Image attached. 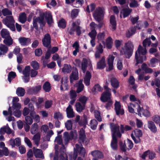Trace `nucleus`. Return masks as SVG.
<instances>
[{"instance_id":"nucleus-21","label":"nucleus","mask_w":160,"mask_h":160,"mask_svg":"<svg viewBox=\"0 0 160 160\" xmlns=\"http://www.w3.org/2000/svg\"><path fill=\"white\" fill-rule=\"evenodd\" d=\"M115 57L112 55H110L107 58V62L109 67V70H111L113 68V61Z\"/></svg>"},{"instance_id":"nucleus-15","label":"nucleus","mask_w":160,"mask_h":160,"mask_svg":"<svg viewBox=\"0 0 160 160\" xmlns=\"http://www.w3.org/2000/svg\"><path fill=\"white\" fill-rule=\"evenodd\" d=\"M42 42L44 46L49 48L50 46L51 37L49 34L47 33L45 35L42 39Z\"/></svg>"},{"instance_id":"nucleus-46","label":"nucleus","mask_w":160,"mask_h":160,"mask_svg":"<svg viewBox=\"0 0 160 160\" xmlns=\"http://www.w3.org/2000/svg\"><path fill=\"white\" fill-rule=\"evenodd\" d=\"M71 67L70 65L65 64L62 69V71L63 72L69 73L71 72Z\"/></svg>"},{"instance_id":"nucleus-59","label":"nucleus","mask_w":160,"mask_h":160,"mask_svg":"<svg viewBox=\"0 0 160 160\" xmlns=\"http://www.w3.org/2000/svg\"><path fill=\"white\" fill-rule=\"evenodd\" d=\"M12 114L15 117L17 118H19L21 117V112L19 109H16L13 110Z\"/></svg>"},{"instance_id":"nucleus-36","label":"nucleus","mask_w":160,"mask_h":160,"mask_svg":"<svg viewBox=\"0 0 160 160\" xmlns=\"http://www.w3.org/2000/svg\"><path fill=\"white\" fill-rule=\"evenodd\" d=\"M76 110L78 112H81L85 108V105L80 102H76L75 105Z\"/></svg>"},{"instance_id":"nucleus-14","label":"nucleus","mask_w":160,"mask_h":160,"mask_svg":"<svg viewBox=\"0 0 160 160\" xmlns=\"http://www.w3.org/2000/svg\"><path fill=\"white\" fill-rule=\"evenodd\" d=\"M115 109L118 115H122L124 113L123 108L122 107L119 102L116 101L115 104Z\"/></svg>"},{"instance_id":"nucleus-30","label":"nucleus","mask_w":160,"mask_h":160,"mask_svg":"<svg viewBox=\"0 0 160 160\" xmlns=\"http://www.w3.org/2000/svg\"><path fill=\"white\" fill-rule=\"evenodd\" d=\"M91 154L93 157L98 158H102L103 157L102 153L98 150L92 151L91 152Z\"/></svg>"},{"instance_id":"nucleus-41","label":"nucleus","mask_w":160,"mask_h":160,"mask_svg":"<svg viewBox=\"0 0 160 160\" xmlns=\"http://www.w3.org/2000/svg\"><path fill=\"white\" fill-rule=\"evenodd\" d=\"M79 139L82 142H84L86 138L85 131L83 128H81L79 131Z\"/></svg>"},{"instance_id":"nucleus-22","label":"nucleus","mask_w":160,"mask_h":160,"mask_svg":"<svg viewBox=\"0 0 160 160\" xmlns=\"http://www.w3.org/2000/svg\"><path fill=\"white\" fill-rule=\"evenodd\" d=\"M68 79L66 77L62 78L61 80L62 85L60 87L61 90H67L68 89L67 82Z\"/></svg>"},{"instance_id":"nucleus-18","label":"nucleus","mask_w":160,"mask_h":160,"mask_svg":"<svg viewBox=\"0 0 160 160\" xmlns=\"http://www.w3.org/2000/svg\"><path fill=\"white\" fill-rule=\"evenodd\" d=\"M9 142L12 148L15 147V146H19L21 143L20 139L19 138H16L14 140L11 139Z\"/></svg>"},{"instance_id":"nucleus-31","label":"nucleus","mask_w":160,"mask_h":160,"mask_svg":"<svg viewBox=\"0 0 160 160\" xmlns=\"http://www.w3.org/2000/svg\"><path fill=\"white\" fill-rule=\"evenodd\" d=\"M8 51V48L5 45L1 44L0 45V56L6 53Z\"/></svg>"},{"instance_id":"nucleus-40","label":"nucleus","mask_w":160,"mask_h":160,"mask_svg":"<svg viewBox=\"0 0 160 160\" xmlns=\"http://www.w3.org/2000/svg\"><path fill=\"white\" fill-rule=\"evenodd\" d=\"M30 115L36 122H38L40 121V118L39 115L36 114L34 111H31Z\"/></svg>"},{"instance_id":"nucleus-63","label":"nucleus","mask_w":160,"mask_h":160,"mask_svg":"<svg viewBox=\"0 0 160 160\" xmlns=\"http://www.w3.org/2000/svg\"><path fill=\"white\" fill-rule=\"evenodd\" d=\"M95 5L94 4H92L89 6H87L86 11L88 12L93 11L95 8Z\"/></svg>"},{"instance_id":"nucleus-37","label":"nucleus","mask_w":160,"mask_h":160,"mask_svg":"<svg viewBox=\"0 0 160 160\" xmlns=\"http://www.w3.org/2000/svg\"><path fill=\"white\" fill-rule=\"evenodd\" d=\"M25 90L22 87L18 88L16 91V93L19 97L23 96L25 93Z\"/></svg>"},{"instance_id":"nucleus-7","label":"nucleus","mask_w":160,"mask_h":160,"mask_svg":"<svg viewBox=\"0 0 160 160\" xmlns=\"http://www.w3.org/2000/svg\"><path fill=\"white\" fill-rule=\"evenodd\" d=\"M104 88L105 91L102 94L100 99L102 102H105L109 100H111V94L110 89L109 88L106 86H105Z\"/></svg>"},{"instance_id":"nucleus-3","label":"nucleus","mask_w":160,"mask_h":160,"mask_svg":"<svg viewBox=\"0 0 160 160\" xmlns=\"http://www.w3.org/2000/svg\"><path fill=\"white\" fill-rule=\"evenodd\" d=\"M133 48L132 43L130 41H128L125 44L124 47L121 50V54H124L126 58H129L132 54Z\"/></svg>"},{"instance_id":"nucleus-32","label":"nucleus","mask_w":160,"mask_h":160,"mask_svg":"<svg viewBox=\"0 0 160 160\" xmlns=\"http://www.w3.org/2000/svg\"><path fill=\"white\" fill-rule=\"evenodd\" d=\"M3 42L7 46H10L13 43V40L11 37H9L4 38Z\"/></svg>"},{"instance_id":"nucleus-35","label":"nucleus","mask_w":160,"mask_h":160,"mask_svg":"<svg viewBox=\"0 0 160 160\" xmlns=\"http://www.w3.org/2000/svg\"><path fill=\"white\" fill-rule=\"evenodd\" d=\"M40 139V134L39 133H37L35 134L33 137L32 140H33V142L37 145V146H38Z\"/></svg>"},{"instance_id":"nucleus-1","label":"nucleus","mask_w":160,"mask_h":160,"mask_svg":"<svg viewBox=\"0 0 160 160\" xmlns=\"http://www.w3.org/2000/svg\"><path fill=\"white\" fill-rule=\"evenodd\" d=\"M110 128L112 136V141L111 143V146L113 149L116 150L117 147V140L116 137L120 138L121 134L119 132V126L118 125L111 123Z\"/></svg>"},{"instance_id":"nucleus-27","label":"nucleus","mask_w":160,"mask_h":160,"mask_svg":"<svg viewBox=\"0 0 160 160\" xmlns=\"http://www.w3.org/2000/svg\"><path fill=\"white\" fill-rule=\"evenodd\" d=\"M110 26L112 28V31H114L116 29V22L115 18L113 15L111 16L110 18Z\"/></svg>"},{"instance_id":"nucleus-50","label":"nucleus","mask_w":160,"mask_h":160,"mask_svg":"<svg viewBox=\"0 0 160 160\" xmlns=\"http://www.w3.org/2000/svg\"><path fill=\"white\" fill-rule=\"evenodd\" d=\"M137 103H136L135 105L132 103H130L129 105L128 106V109L129 111L131 113H133L134 112V108H136L137 110L138 107L137 105Z\"/></svg>"},{"instance_id":"nucleus-62","label":"nucleus","mask_w":160,"mask_h":160,"mask_svg":"<svg viewBox=\"0 0 160 160\" xmlns=\"http://www.w3.org/2000/svg\"><path fill=\"white\" fill-rule=\"evenodd\" d=\"M12 110L16 109L19 110L21 108V105L18 102L13 103L12 104Z\"/></svg>"},{"instance_id":"nucleus-64","label":"nucleus","mask_w":160,"mask_h":160,"mask_svg":"<svg viewBox=\"0 0 160 160\" xmlns=\"http://www.w3.org/2000/svg\"><path fill=\"white\" fill-rule=\"evenodd\" d=\"M65 126L68 130L71 129L72 127V124L71 120H68L65 123Z\"/></svg>"},{"instance_id":"nucleus-43","label":"nucleus","mask_w":160,"mask_h":160,"mask_svg":"<svg viewBox=\"0 0 160 160\" xmlns=\"http://www.w3.org/2000/svg\"><path fill=\"white\" fill-rule=\"evenodd\" d=\"M98 124V122L95 119L92 120L89 124L90 128L93 130H95L96 129Z\"/></svg>"},{"instance_id":"nucleus-2","label":"nucleus","mask_w":160,"mask_h":160,"mask_svg":"<svg viewBox=\"0 0 160 160\" xmlns=\"http://www.w3.org/2000/svg\"><path fill=\"white\" fill-rule=\"evenodd\" d=\"M147 51L145 47L143 48L140 45L137 50L136 52L135 58L136 60V66L139 63H141L146 59L145 55L147 53Z\"/></svg>"},{"instance_id":"nucleus-61","label":"nucleus","mask_w":160,"mask_h":160,"mask_svg":"<svg viewBox=\"0 0 160 160\" xmlns=\"http://www.w3.org/2000/svg\"><path fill=\"white\" fill-rule=\"evenodd\" d=\"M152 120L156 124H158L160 122V116L155 115L152 117Z\"/></svg>"},{"instance_id":"nucleus-53","label":"nucleus","mask_w":160,"mask_h":160,"mask_svg":"<svg viewBox=\"0 0 160 160\" xmlns=\"http://www.w3.org/2000/svg\"><path fill=\"white\" fill-rule=\"evenodd\" d=\"M30 70V67L29 66H27L23 71V74L24 76H29Z\"/></svg>"},{"instance_id":"nucleus-29","label":"nucleus","mask_w":160,"mask_h":160,"mask_svg":"<svg viewBox=\"0 0 160 160\" xmlns=\"http://www.w3.org/2000/svg\"><path fill=\"white\" fill-rule=\"evenodd\" d=\"M78 72L77 69L72 71V73L70 76V82H72L73 80H76L78 79Z\"/></svg>"},{"instance_id":"nucleus-33","label":"nucleus","mask_w":160,"mask_h":160,"mask_svg":"<svg viewBox=\"0 0 160 160\" xmlns=\"http://www.w3.org/2000/svg\"><path fill=\"white\" fill-rule=\"evenodd\" d=\"M0 34L2 38H3L11 37L9 31L5 28H3L1 30Z\"/></svg>"},{"instance_id":"nucleus-10","label":"nucleus","mask_w":160,"mask_h":160,"mask_svg":"<svg viewBox=\"0 0 160 160\" xmlns=\"http://www.w3.org/2000/svg\"><path fill=\"white\" fill-rule=\"evenodd\" d=\"M81 28L78 26V22H73L72 23V27L70 30L69 33L70 34H72L76 31L77 34L79 36L81 33Z\"/></svg>"},{"instance_id":"nucleus-28","label":"nucleus","mask_w":160,"mask_h":160,"mask_svg":"<svg viewBox=\"0 0 160 160\" xmlns=\"http://www.w3.org/2000/svg\"><path fill=\"white\" fill-rule=\"evenodd\" d=\"M132 11V10L129 8L128 7L125 9H123L121 12L120 17L121 18L122 15L124 18H125L128 16Z\"/></svg>"},{"instance_id":"nucleus-60","label":"nucleus","mask_w":160,"mask_h":160,"mask_svg":"<svg viewBox=\"0 0 160 160\" xmlns=\"http://www.w3.org/2000/svg\"><path fill=\"white\" fill-rule=\"evenodd\" d=\"M58 26L62 28H65L66 26V23L65 20L62 19L58 22Z\"/></svg>"},{"instance_id":"nucleus-13","label":"nucleus","mask_w":160,"mask_h":160,"mask_svg":"<svg viewBox=\"0 0 160 160\" xmlns=\"http://www.w3.org/2000/svg\"><path fill=\"white\" fill-rule=\"evenodd\" d=\"M137 105L138 107L137 112L139 115L141 116V115H142L146 117H149L150 116V112L148 110H143L138 104H137Z\"/></svg>"},{"instance_id":"nucleus-24","label":"nucleus","mask_w":160,"mask_h":160,"mask_svg":"<svg viewBox=\"0 0 160 160\" xmlns=\"http://www.w3.org/2000/svg\"><path fill=\"white\" fill-rule=\"evenodd\" d=\"M91 78V73L88 71H87L84 77V83L86 86H89Z\"/></svg>"},{"instance_id":"nucleus-4","label":"nucleus","mask_w":160,"mask_h":160,"mask_svg":"<svg viewBox=\"0 0 160 160\" xmlns=\"http://www.w3.org/2000/svg\"><path fill=\"white\" fill-rule=\"evenodd\" d=\"M2 22L11 30L13 31H15L14 25L15 21L12 16H7L3 18L2 20Z\"/></svg>"},{"instance_id":"nucleus-55","label":"nucleus","mask_w":160,"mask_h":160,"mask_svg":"<svg viewBox=\"0 0 160 160\" xmlns=\"http://www.w3.org/2000/svg\"><path fill=\"white\" fill-rule=\"evenodd\" d=\"M2 13L4 16L12 15V12L11 11L7 8H4L2 10Z\"/></svg>"},{"instance_id":"nucleus-38","label":"nucleus","mask_w":160,"mask_h":160,"mask_svg":"<svg viewBox=\"0 0 160 160\" xmlns=\"http://www.w3.org/2000/svg\"><path fill=\"white\" fill-rule=\"evenodd\" d=\"M19 20L22 23H24L27 20L26 15L24 12L20 13L19 15Z\"/></svg>"},{"instance_id":"nucleus-57","label":"nucleus","mask_w":160,"mask_h":160,"mask_svg":"<svg viewBox=\"0 0 160 160\" xmlns=\"http://www.w3.org/2000/svg\"><path fill=\"white\" fill-rule=\"evenodd\" d=\"M88 99V98L85 96H81L79 99V101L83 104L85 105Z\"/></svg>"},{"instance_id":"nucleus-45","label":"nucleus","mask_w":160,"mask_h":160,"mask_svg":"<svg viewBox=\"0 0 160 160\" xmlns=\"http://www.w3.org/2000/svg\"><path fill=\"white\" fill-rule=\"evenodd\" d=\"M136 31V28L135 27H132L126 33V36L130 37L134 34Z\"/></svg>"},{"instance_id":"nucleus-25","label":"nucleus","mask_w":160,"mask_h":160,"mask_svg":"<svg viewBox=\"0 0 160 160\" xmlns=\"http://www.w3.org/2000/svg\"><path fill=\"white\" fill-rule=\"evenodd\" d=\"M5 133L9 134L12 133V130L7 125L0 129V134L3 135Z\"/></svg>"},{"instance_id":"nucleus-39","label":"nucleus","mask_w":160,"mask_h":160,"mask_svg":"<svg viewBox=\"0 0 160 160\" xmlns=\"http://www.w3.org/2000/svg\"><path fill=\"white\" fill-rule=\"evenodd\" d=\"M105 33L104 32L98 33L97 36L98 43H100L99 42L101 41L102 43L104 45L105 43L103 40L105 37Z\"/></svg>"},{"instance_id":"nucleus-48","label":"nucleus","mask_w":160,"mask_h":160,"mask_svg":"<svg viewBox=\"0 0 160 160\" xmlns=\"http://www.w3.org/2000/svg\"><path fill=\"white\" fill-rule=\"evenodd\" d=\"M44 90L46 92H49L51 89L50 84L48 82H45L43 86Z\"/></svg>"},{"instance_id":"nucleus-42","label":"nucleus","mask_w":160,"mask_h":160,"mask_svg":"<svg viewBox=\"0 0 160 160\" xmlns=\"http://www.w3.org/2000/svg\"><path fill=\"white\" fill-rule=\"evenodd\" d=\"M38 126L36 123L33 124L32 126L31 129V132L32 134H34L36 133L38 130Z\"/></svg>"},{"instance_id":"nucleus-44","label":"nucleus","mask_w":160,"mask_h":160,"mask_svg":"<svg viewBox=\"0 0 160 160\" xmlns=\"http://www.w3.org/2000/svg\"><path fill=\"white\" fill-rule=\"evenodd\" d=\"M102 89L99 84H97L92 89V92L95 94L96 92L102 91Z\"/></svg>"},{"instance_id":"nucleus-54","label":"nucleus","mask_w":160,"mask_h":160,"mask_svg":"<svg viewBox=\"0 0 160 160\" xmlns=\"http://www.w3.org/2000/svg\"><path fill=\"white\" fill-rule=\"evenodd\" d=\"M139 5L138 2L136 0H132L129 4V6L132 8L137 7Z\"/></svg>"},{"instance_id":"nucleus-8","label":"nucleus","mask_w":160,"mask_h":160,"mask_svg":"<svg viewBox=\"0 0 160 160\" xmlns=\"http://www.w3.org/2000/svg\"><path fill=\"white\" fill-rule=\"evenodd\" d=\"M87 60L86 58H83L82 62L80 60L76 59L75 61V64L77 67L81 68L83 73H85L87 67Z\"/></svg>"},{"instance_id":"nucleus-23","label":"nucleus","mask_w":160,"mask_h":160,"mask_svg":"<svg viewBox=\"0 0 160 160\" xmlns=\"http://www.w3.org/2000/svg\"><path fill=\"white\" fill-rule=\"evenodd\" d=\"M82 80H80L75 85V87H77L76 92L78 93L82 92L84 89V86L82 84Z\"/></svg>"},{"instance_id":"nucleus-17","label":"nucleus","mask_w":160,"mask_h":160,"mask_svg":"<svg viewBox=\"0 0 160 160\" xmlns=\"http://www.w3.org/2000/svg\"><path fill=\"white\" fill-rule=\"evenodd\" d=\"M105 58L104 56L102 57L101 60L97 63V68L98 69H102L106 66Z\"/></svg>"},{"instance_id":"nucleus-9","label":"nucleus","mask_w":160,"mask_h":160,"mask_svg":"<svg viewBox=\"0 0 160 160\" xmlns=\"http://www.w3.org/2000/svg\"><path fill=\"white\" fill-rule=\"evenodd\" d=\"M104 13V10L103 8H97L93 13V16L96 20L99 22L102 19Z\"/></svg>"},{"instance_id":"nucleus-5","label":"nucleus","mask_w":160,"mask_h":160,"mask_svg":"<svg viewBox=\"0 0 160 160\" xmlns=\"http://www.w3.org/2000/svg\"><path fill=\"white\" fill-rule=\"evenodd\" d=\"M142 132L141 130L136 129L133 131L131 134V137L136 143H138L140 142V138L142 136Z\"/></svg>"},{"instance_id":"nucleus-11","label":"nucleus","mask_w":160,"mask_h":160,"mask_svg":"<svg viewBox=\"0 0 160 160\" xmlns=\"http://www.w3.org/2000/svg\"><path fill=\"white\" fill-rule=\"evenodd\" d=\"M77 136L76 131L71 132L69 134L68 132H64L63 134V138L66 144H67L69 140Z\"/></svg>"},{"instance_id":"nucleus-52","label":"nucleus","mask_w":160,"mask_h":160,"mask_svg":"<svg viewBox=\"0 0 160 160\" xmlns=\"http://www.w3.org/2000/svg\"><path fill=\"white\" fill-rule=\"evenodd\" d=\"M107 47L108 48H111L112 47V38L111 37H109L106 40Z\"/></svg>"},{"instance_id":"nucleus-58","label":"nucleus","mask_w":160,"mask_h":160,"mask_svg":"<svg viewBox=\"0 0 160 160\" xmlns=\"http://www.w3.org/2000/svg\"><path fill=\"white\" fill-rule=\"evenodd\" d=\"M151 44L150 38H147L143 42V46L146 47L147 46H149Z\"/></svg>"},{"instance_id":"nucleus-12","label":"nucleus","mask_w":160,"mask_h":160,"mask_svg":"<svg viewBox=\"0 0 160 160\" xmlns=\"http://www.w3.org/2000/svg\"><path fill=\"white\" fill-rule=\"evenodd\" d=\"M33 27L36 29H37L38 28V22L39 23L40 25H44V18L43 17H38L36 18H34L33 19Z\"/></svg>"},{"instance_id":"nucleus-6","label":"nucleus","mask_w":160,"mask_h":160,"mask_svg":"<svg viewBox=\"0 0 160 160\" xmlns=\"http://www.w3.org/2000/svg\"><path fill=\"white\" fill-rule=\"evenodd\" d=\"M85 152V150L82 147V145H79L77 144H76V149H74L73 154V159L75 160L78 153L80 156L84 157Z\"/></svg>"},{"instance_id":"nucleus-19","label":"nucleus","mask_w":160,"mask_h":160,"mask_svg":"<svg viewBox=\"0 0 160 160\" xmlns=\"http://www.w3.org/2000/svg\"><path fill=\"white\" fill-rule=\"evenodd\" d=\"M148 127L152 132L155 133L157 132V128L153 122L148 121Z\"/></svg>"},{"instance_id":"nucleus-49","label":"nucleus","mask_w":160,"mask_h":160,"mask_svg":"<svg viewBox=\"0 0 160 160\" xmlns=\"http://www.w3.org/2000/svg\"><path fill=\"white\" fill-rule=\"evenodd\" d=\"M75 2L73 4V6L76 8L81 6L84 2L83 0H75Z\"/></svg>"},{"instance_id":"nucleus-56","label":"nucleus","mask_w":160,"mask_h":160,"mask_svg":"<svg viewBox=\"0 0 160 160\" xmlns=\"http://www.w3.org/2000/svg\"><path fill=\"white\" fill-rule=\"evenodd\" d=\"M25 122L27 124L31 125L33 122L32 118L29 116H27L25 117Z\"/></svg>"},{"instance_id":"nucleus-34","label":"nucleus","mask_w":160,"mask_h":160,"mask_svg":"<svg viewBox=\"0 0 160 160\" xmlns=\"http://www.w3.org/2000/svg\"><path fill=\"white\" fill-rule=\"evenodd\" d=\"M110 82L111 86L114 88H118L119 86V82L117 79L115 78H111Z\"/></svg>"},{"instance_id":"nucleus-20","label":"nucleus","mask_w":160,"mask_h":160,"mask_svg":"<svg viewBox=\"0 0 160 160\" xmlns=\"http://www.w3.org/2000/svg\"><path fill=\"white\" fill-rule=\"evenodd\" d=\"M18 41L21 45L26 46L30 43L31 40L29 38L21 37L18 39Z\"/></svg>"},{"instance_id":"nucleus-47","label":"nucleus","mask_w":160,"mask_h":160,"mask_svg":"<svg viewBox=\"0 0 160 160\" xmlns=\"http://www.w3.org/2000/svg\"><path fill=\"white\" fill-rule=\"evenodd\" d=\"M16 76V75L15 72L12 71L9 72L8 75V80L9 82L10 83L11 81L15 78Z\"/></svg>"},{"instance_id":"nucleus-16","label":"nucleus","mask_w":160,"mask_h":160,"mask_svg":"<svg viewBox=\"0 0 160 160\" xmlns=\"http://www.w3.org/2000/svg\"><path fill=\"white\" fill-rule=\"evenodd\" d=\"M33 150L34 156L36 158L42 159L44 158L42 151L41 149L36 148L35 147H33Z\"/></svg>"},{"instance_id":"nucleus-51","label":"nucleus","mask_w":160,"mask_h":160,"mask_svg":"<svg viewBox=\"0 0 160 160\" xmlns=\"http://www.w3.org/2000/svg\"><path fill=\"white\" fill-rule=\"evenodd\" d=\"M94 113L95 118L99 122H101L102 121V118L100 115V112L98 111L95 110L94 111Z\"/></svg>"},{"instance_id":"nucleus-26","label":"nucleus","mask_w":160,"mask_h":160,"mask_svg":"<svg viewBox=\"0 0 160 160\" xmlns=\"http://www.w3.org/2000/svg\"><path fill=\"white\" fill-rule=\"evenodd\" d=\"M67 116L69 118H72L74 117V114L72 106L69 105L66 110Z\"/></svg>"}]
</instances>
